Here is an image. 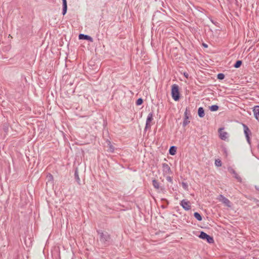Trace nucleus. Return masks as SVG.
<instances>
[{
  "label": "nucleus",
  "mask_w": 259,
  "mask_h": 259,
  "mask_svg": "<svg viewBox=\"0 0 259 259\" xmlns=\"http://www.w3.org/2000/svg\"><path fill=\"white\" fill-rule=\"evenodd\" d=\"M171 96L175 101H178L180 99V93L179 91V87L175 84L171 87Z\"/></svg>",
  "instance_id": "obj_1"
},
{
  "label": "nucleus",
  "mask_w": 259,
  "mask_h": 259,
  "mask_svg": "<svg viewBox=\"0 0 259 259\" xmlns=\"http://www.w3.org/2000/svg\"><path fill=\"white\" fill-rule=\"evenodd\" d=\"M191 115L190 110H189V108L188 107H187L184 113V118L183 122V126L184 127L186 126L187 124H188L190 123V119H191Z\"/></svg>",
  "instance_id": "obj_2"
},
{
  "label": "nucleus",
  "mask_w": 259,
  "mask_h": 259,
  "mask_svg": "<svg viewBox=\"0 0 259 259\" xmlns=\"http://www.w3.org/2000/svg\"><path fill=\"white\" fill-rule=\"evenodd\" d=\"M199 237L202 239H206L207 240V242H208L209 243H213L214 241L212 237L207 235L206 233H204V232H201L200 233V234L199 235Z\"/></svg>",
  "instance_id": "obj_3"
},
{
  "label": "nucleus",
  "mask_w": 259,
  "mask_h": 259,
  "mask_svg": "<svg viewBox=\"0 0 259 259\" xmlns=\"http://www.w3.org/2000/svg\"><path fill=\"white\" fill-rule=\"evenodd\" d=\"M153 113H150L147 118L146 119V123L145 130H146L148 128H150L151 127V122L153 120Z\"/></svg>",
  "instance_id": "obj_4"
},
{
  "label": "nucleus",
  "mask_w": 259,
  "mask_h": 259,
  "mask_svg": "<svg viewBox=\"0 0 259 259\" xmlns=\"http://www.w3.org/2000/svg\"><path fill=\"white\" fill-rule=\"evenodd\" d=\"M162 170L164 175H169L172 173L170 167L166 163L162 164Z\"/></svg>",
  "instance_id": "obj_5"
},
{
  "label": "nucleus",
  "mask_w": 259,
  "mask_h": 259,
  "mask_svg": "<svg viewBox=\"0 0 259 259\" xmlns=\"http://www.w3.org/2000/svg\"><path fill=\"white\" fill-rule=\"evenodd\" d=\"M180 204L183 207V208L186 210H189L191 208L190 201L187 200H183L182 201H181Z\"/></svg>",
  "instance_id": "obj_6"
},
{
  "label": "nucleus",
  "mask_w": 259,
  "mask_h": 259,
  "mask_svg": "<svg viewBox=\"0 0 259 259\" xmlns=\"http://www.w3.org/2000/svg\"><path fill=\"white\" fill-rule=\"evenodd\" d=\"M224 128H220L219 130L220 137L222 140H225L227 139L228 134L224 131Z\"/></svg>",
  "instance_id": "obj_7"
},
{
  "label": "nucleus",
  "mask_w": 259,
  "mask_h": 259,
  "mask_svg": "<svg viewBox=\"0 0 259 259\" xmlns=\"http://www.w3.org/2000/svg\"><path fill=\"white\" fill-rule=\"evenodd\" d=\"M100 234V240L102 242H105L107 241L109 238L108 234H104L103 232L99 233Z\"/></svg>",
  "instance_id": "obj_8"
},
{
  "label": "nucleus",
  "mask_w": 259,
  "mask_h": 259,
  "mask_svg": "<svg viewBox=\"0 0 259 259\" xmlns=\"http://www.w3.org/2000/svg\"><path fill=\"white\" fill-rule=\"evenodd\" d=\"M229 171L234 175V177L239 181H241V178L238 176V175L237 174V172L235 171V170L229 167L228 168Z\"/></svg>",
  "instance_id": "obj_9"
},
{
  "label": "nucleus",
  "mask_w": 259,
  "mask_h": 259,
  "mask_svg": "<svg viewBox=\"0 0 259 259\" xmlns=\"http://www.w3.org/2000/svg\"><path fill=\"white\" fill-rule=\"evenodd\" d=\"M79 39H85L89 40L91 42H93V39L92 37H91L90 36H89L88 35H85L83 34H80L79 35Z\"/></svg>",
  "instance_id": "obj_10"
},
{
  "label": "nucleus",
  "mask_w": 259,
  "mask_h": 259,
  "mask_svg": "<svg viewBox=\"0 0 259 259\" xmlns=\"http://www.w3.org/2000/svg\"><path fill=\"white\" fill-rule=\"evenodd\" d=\"M253 114L255 118L257 120H259V106H256L253 109Z\"/></svg>",
  "instance_id": "obj_11"
},
{
  "label": "nucleus",
  "mask_w": 259,
  "mask_h": 259,
  "mask_svg": "<svg viewBox=\"0 0 259 259\" xmlns=\"http://www.w3.org/2000/svg\"><path fill=\"white\" fill-rule=\"evenodd\" d=\"M243 126L244 128V132L245 135V136H249V134H251V132L249 128L244 124H243Z\"/></svg>",
  "instance_id": "obj_12"
},
{
  "label": "nucleus",
  "mask_w": 259,
  "mask_h": 259,
  "mask_svg": "<svg viewBox=\"0 0 259 259\" xmlns=\"http://www.w3.org/2000/svg\"><path fill=\"white\" fill-rule=\"evenodd\" d=\"M74 178L77 183L80 185V180L79 177L78 172L77 169H76L74 172Z\"/></svg>",
  "instance_id": "obj_13"
},
{
  "label": "nucleus",
  "mask_w": 259,
  "mask_h": 259,
  "mask_svg": "<svg viewBox=\"0 0 259 259\" xmlns=\"http://www.w3.org/2000/svg\"><path fill=\"white\" fill-rule=\"evenodd\" d=\"M198 114L200 117H203L204 116V110L202 107L198 108Z\"/></svg>",
  "instance_id": "obj_14"
},
{
  "label": "nucleus",
  "mask_w": 259,
  "mask_h": 259,
  "mask_svg": "<svg viewBox=\"0 0 259 259\" xmlns=\"http://www.w3.org/2000/svg\"><path fill=\"white\" fill-rule=\"evenodd\" d=\"M177 151V148L175 146L170 147L169 150V153L171 155H174L176 154Z\"/></svg>",
  "instance_id": "obj_15"
},
{
  "label": "nucleus",
  "mask_w": 259,
  "mask_h": 259,
  "mask_svg": "<svg viewBox=\"0 0 259 259\" xmlns=\"http://www.w3.org/2000/svg\"><path fill=\"white\" fill-rule=\"evenodd\" d=\"M222 202L225 204L226 206H228V207H230L231 205H230V204H231V202L230 201V200L226 198V197H224L223 199H222Z\"/></svg>",
  "instance_id": "obj_16"
},
{
  "label": "nucleus",
  "mask_w": 259,
  "mask_h": 259,
  "mask_svg": "<svg viewBox=\"0 0 259 259\" xmlns=\"http://www.w3.org/2000/svg\"><path fill=\"white\" fill-rule=\"evenodd\" d=\"M152 184H153V187L155 189H159L160 188L159 184L157 180H156L155 179L153 180Z\"/></svg>",
  "instance_id": "obj_17"
},
{
  "label": "nucleus",
  "mask_w": 259,
  "mask_h": 259,
  "mask_svg": "<svg viewBox=\"0 0 259 259\" xmlns=\"http://www.w3.org/2000/svg\"><path fill=\"white\" fill-rule=\"evenodd\" d=\"M194 216L198 221H200L202 219V217L198 212H195L194 213Z\"/></svg>",
  "instance_id": "obj_18"
},
{
  "label": "nucleus",
  "mask_w": 259,
  "mask_h": 259,
  "mask_svg": "<svg viewBox=\"0 0 259 259\" xmlns=\"http://www.w3.org/2000/svg\"><path fill=\"white\" fill-rule=\"evenodd\" d=\"M218 109H219V106L218 105H212V106L209 107V109L211 111H217L218 110Z\"/></svg>",
  "instance_id": "obj_19"
},
{
  "label": "nucleus",
  "mask_w": 259,
  "mask_h": 259,
  "mask_svg": "<svg viewBox=\"0 0 259 259\" xmlns=\"http://www.w3.org/2000/svg\"><path fill=\"white\" fill-rule=\"evenodd\" d=\"M242 61L241 60H238L236 63L234 64V67L235 68H238L240 67V66L242 64Z\"/></svg>",
  "instance_id": "obj_20"
},
{
  "label": "nucleus",
  "mask_w": 259,
  "mask_h": 259,
  "mask_svg": "<svg viewBox=\"0 0 259 259\" xmlns=\"http://www.w3.org/2000/svg\"><path fill=\"white\" fill-rule=\"evenodd\" d=\"M215 164L217 166H221L222 165V162L220 159H216Z\"/></svg>",
  "instance_id": "obj_21"
},
{
  "label": "nucleus",
  "mask_w": 259,
  "mask_h": 259,
  "mask_svg": "<svg viewBox=\"0 0 259 259\" xmlns=\"http://www.w3.org/2000/svg\"><path fill=\"white\" fill-rule=\"evenodd\" d=\"M143 99L142 98H139L136 101V105H140L143 103Z\"/></svg>",
  "instance_id": "obj_22"
},
{
  "label": "nucleus",
  "mask_w": 259,
  "mask_h": 259,
  "mask_svg": "<svg viewBox=\"0 0 259 259\" xmlns=\"http://www.w3.org/2000/svg\"><path fill=\"white\" fill-rule=\"evenodd\" d=\"M67 9V6H63L62 14L65 15L66 13Z\"/></svg>",
  "instance_id": "obj_23"
},
{
  "label": "nucleus",
  "mask_w": 259,
  "mask_h": 259,
  "mask_svg": "<svg viewBox=\"0 0 259 259\" xmlns=\"http://www.w3.org/2000/svg\"><path fill=\"white\" fill-rule=\"evenodd\" d=\"M225 78V75L223 73H219L218 74V78L219 79H223Z\"/></svg>",
  "instance_id": "obj_24"
},
{
  "label": "nucleus",
  "mask_w": 259,
  "mask_h": 259,
  "mask_svg": "<svg viewBox=\"0 0 259 259\" xmlns=\"http://www.w3.org/2000/svg\"><path fill=\"white\" fill-rule=\"evenodd\" d=\"M166 179L169 182L172 183V177H170V176L168 175V176H166Z\"/></svg>",
  "instance_id": "obj_25"
},
{
  "label": "nucleus",
  "mask_w": 259,
  "mask_h": 259,
  "mask_svg": "<svg viewBox=\"0 0 259 259\" xmlns=\"http://www.w3.org/2000/svg\"><path fill=\"white\" fill-rule=\"evenodd\" d=\"M47 178L49 181H53V176L51 174H49L47 175Z\"/></svg>",
  "instance_id": "obj_26"
},
{
  "label": "nucleus",
  "mask_w": 259,
  "mask_h": 259,
  "mask_svg": "<svg viewBox=\"0 0 259 259\" xmlns=\"http://www.w3.org/2000/svg\"><path fill=\"white\" fill-rule=\"evenodd\" d=\"M225 197L224 196H223L222 195H220L218 198V199L220 201H222V199H223Z\"/></svg>",
  "instance_id": "obj_27"
},
{
  "label": "nucleus",
  "mask_w": 259,
  "mask_h": 259,
  "mask_svg": "<svg viewBox=\"0 0 259 259\" xmlns=\"http://www.w3.org/2000/svg\"><path fill=\"white\" fill-rule=\"evenodd\" d=\"M246 140L249 144H250V140L249 136H245Z\"/></svg>",
  "instance_id": "obj_28"
},
{
  "label": "nucleus",
  "mask_w": 259,
  "mask_h": 259,
  "mask_svg": "<svg viewBox=\"0 0 259 259\" xmlns=\"http://www.w3.org/2000/svg\"><path fill=\"white\" fill-rule=\"evenodd\" d=\"M62 2H63V6H67L66 0H62Z\"/></svg>",
  "instance_id": "obj_29"
},
{
  "label": "nucleus",
  "mask_w": 259,
  "mask_h": 259,
  "mask_svg": "<svg viewBox=\"0 0 259 259\" xmlns=\"http://www.w3.org/2000/svg\"><path fill=\"white\" fill-rule=\"evenodd\" d=\"M184 75H185L187 78H188V74L187 73H184Z\"/></svg>",
  "instance_id": "obj_30"
},
{
  "label": "nucleus",
  "mask_w": 259,
  "mask_h": 259,
  "mask_svg": "<svg viewBox=\"0 0 259 259\" xmlns=\"http://www.w3.org/2000/svg\"><path fill=\"white\" fill-rule=\"evenodd\" d=\"M255 188H256V190L259 191V187H258L255 186Z\"/></svg>",
  "instance_id": "obj_31"
},
{
  "label": "nucleus",
  "mask_w": 259,
  "mask_h": 259,
  "mask_svg": "<svg viewBox=\"0 0 259 259\" xmlns=\"http://www.w3.org/2000/svg\"><path fill=\"white\" fill-rule=\"evenodd\" d=\"M203 46L205 47H207V45H205V44H203Z\"/></svg>",
  "instance_id": "obj_32"
},
{
  "label": "nucleus",
  "mask_w": 259,
  "mask_h": 259,
  "mask_svg": "<svg viewBox=\"0 0 259 259\" xmlns=\"http://www.w3.org/2000/svg\"><path fill=\"white\" fill-rule=\"evenodd\" d=\"M183 185L184 186H185V183H183Z\"/></svg>",
  "instance_id": "obj_33"
},
{
  "label": "nucleus",
  "mask_w": 259,
  "mask_h": 259,
  "mask_svg": "<svg viewBox=\"0 0 259 259\" xmlns=\"http://www.w3.org/2000/svg\"><path fill=\"white\" fill-rule=\"evenodd\" d=\"M183 185L184 186H185V183H183Z\"/></svg>",
  "instance_id": "obj_34"
}]
</instances>
